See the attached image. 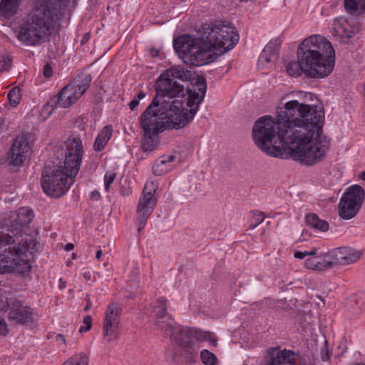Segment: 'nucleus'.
I'll return each mask as SVG.
<instances>
[{
    "label": "nucleus",
    "instance_id": "nucleus-1",
    "mask_svg": "<svg viewBox=\"0 0 365 365\" xmlns=\"http://www.w3.org/2000/svg\"><path fill=\"white\" fill-rule=\"evenodd\" d=\"M324 122L322 107L290 101L279 108L275 120L267 115L259 118L252 128V138L268 155L283 158L289 150L294 160L312 165L322 161L329 148V139L322 135Z\"/></svg>",
    "mask_w": 365,
    "mask_h": 365
},
{
    "label": "nucleus",
    "instance_id": "nucleus-2",
    "mask_svg": "<svg viewBox=\"0 0 365 365\" xmlns=\"http://www.w3.org/2000/svg\"><path fill=\"white\" fill-rule=\"evenodd\" d=\"M207 89L204 77L198 78L191 88H187L185 109L178 99H168L156 93L150 104L142 113L140 124L143 133L159 132L165 129H178L185 127L193 118L203 101Z\"/></svg>",
    "mask_w": 365,
    "mask_h": 365
},
{
    "label": "nucleus",
    "instance_id": "nucleus-3",
    "mask_svg": "<svg viewBox=\"0 0 365 365\" xmlns=\"http://www.w3.org/2000/svg\"><path fill=\"white\" fill-rule=\"evenodd\" d=\"M199 36L194 38L188 34L182 35L173 42L179 57L190 66H201L212 62L239 41L235 29L220 21L202 25Z\"/></svg>",
    "mask_w": 365,
    "mask_h": 365
},
{
    "label": "nucleus",
    "instance_id": "nucleus-4",
    "mask_svg": "<svg viewBox=\"0 0 365 365\" xmlns=\"http://www.w3.org/2000/svg\"><path fill=\"white\" fill-rule=\"evenodd\" d=\"M64 0H32L31 9L22 19L16 38L26 46H36L54 29L58 11Z\"/></svg>",
    "mask_w": 365,
    "mask_h": 365
},
{
    "label": "nucleus",
    "instance_id": "nucleus-5",
    "mask_svg": "<svg viewBox=\"0 0 365 365\" xmlns=\"http://www.w3.org/2000/svg\"><path fill=\"white\" fill-rule=\"evenodd\" d=\"M66 147L63 165L52 170L44 168L41 173L43 190L53 197H59L66 193L80 168L83 153L81 139L78 137L68 139Z\"/></svg>",
    "mask_w": 365,
    "mask_h": 365
},
{
    "label": "nucleus",
    "instance_id": "nucleus-6",
    "mask_svg": "<svg viewBox=\"0 0 365 365\" xmlns=\"http://www.w3.org/2000/svg\"><path fill=\"white\" fill-rule=\"evenodd\" d=\"M297 56L302 65L304 73L310 78H324L334 69V49L322 36L313 35L305 38L299 45Z\"/></svg>",
    "mask_w": 365,
    "mask_h": 365
},
{
    "label": "nucleus",
    "instance_id": "nucleus-7",
    "mask_svg": "<svg viewBox=\"0 0 365 365\" xmlns=\"http://www.w3.org/2000/svg\"><path fill=\"white\" fill-rule=\"evenodd\" d=\"M0 228V274L12 272L24 274L29 272L31 265L21 256L26 253L34 255L40 248L39 243L27 234L16 235L3 227Z\"/></svg>",
    "mask_w": 365,
    "mask_h": 365
},
{
    "label": "nucleus",
    "instance_id": "nucleus-8",
    "mask_svg": "<svg viewBox=\"0 0 365 365\" xmlns=\"http://www.w3.org/2000/svg\"><path fill=\"white\" fill-rule=\"evenodd\" d=\"M189 78L187 71L180 66H173L161 73L156 82L155 91L161 96L173 100L185 96V87L175 79L186 81Z\"/></svg>",
    "mask_w": 365,
    "mask_h": 365
},
{
    "label": "nucleus",
    "instance_id": "nucleus-9",
    "mask_svg": "<svg viewBox=\"0 0 365 365\" xmlns=\"http://www.w3.org/2000/svg\"><path fill=\"white\" fill-rule=\"evenodd\" d=\"M91 82V77L89 74L78 75L69 84L64 86L51 102L53 101L56 106L58 105L64 108H69L85 93Z\"/></svg>",
    "mask_w": 365,
    "mask_h": 365
},
{
    "label": "nucleus",
    "instance_id": "nucleus-10",
    "mask_svg": "<svg viewBox=\"0 0 365 365\" xmlns=\"http://www.w3.org/2000/svg\"><path fill=\"white\" fill-rule=\"evenodd\" d=\"M364 196V190L361 186L358 185L350 186L340 200L339 216L345 220L353 218L361 208Z\"/></svg>",
    "mask_w": 365,
    "mask_h": 365
},
{
    "label": "nucleus",
    "instance_id": "nucleus-11",
    "mask_svg": "<svg viewBox=\"0 0 365 365\" xmlns=\"http://www.w3.org/2000/svg\"><path fill=\"white\" fill-rule=\"evenodd\" d=\"M156 191V185L153 182H146L140 197L137 207L136 224L138 232H140L146 225L147 220L153 212L157 200L153 197Z\"/></svg>",
    "mask_w": 365,
    "mask_h": 365
},
{
    "label": "nucleus",
    "instance_id": "nucleus-12",
    "mask_svg": "<svg viewBox=\"0 0 365 365\" xmlns=\"http://www.w3.org/2000/svg\"><path fill=\"white\" fill-rule=\"evenodd\" d=\"M34 218V212L29 207H21L11 211L2 220L0 227L16 235H23Z\"/></svg>",
    "mask_w": 365,
    "mask_h": 365
},
{
    "label": "nucleus",
    "instance_id": "nucleus-13",
    "mask_svg": "<svg viewBox=\"0 0 365 365\" xmlns=\"http://www.w3.org/2000/svg\"><path fill=\"white\" fill-rule=\"evenodd\" d=\"M121 312L122 307L118 303L111 302L107 307L103 322V337L108 341L117 338Z\"/></svg>",
    "mask_w": 365,
    "mask_h": 365
},
{
    "label": "nucleus",
    "instance_id": "nucleus-14",
    "mask_svg": "<svg viewBox=\"0 0 365 365\" xmlns=\"http://www.w3.org/2000/svg\"><path fill=\"white\" fill-rule=\"evenodd\" d=\"M10 307L8 319L16 324H26L34 321L33 309L22 302L16 299L7 302V307Z\"/></svg>",
    "mask_w": 365,
    "mask_h": 365
},
{
    "label": "nucleus",
    "instance_id": "nucleus-15",
    "mask_svg": "<svg viewBox=\"0 0 365 365\" xmlns=\"http://www.w3.org/2000/svg\"><path fill=\"white\" fill-rule=\"evenodd\" d=\"M167 299L165 297L158 298L153 304L151 309L156 318L155 326L164 331H172L175 322L167 312Z\"/></svg>",
    "mask_w": 365,
    "mask_h": 365
},
{
    "label": "nucleus",
    "instance_id": "nucleus-16",
    "mask_svg": "<svg viewBox=\"0 0 365 365\" xmlns=\"http://www.w3.org/2000/svg\"><path fill=\"white\" fill-rule=\"evenodd\" d=\"M330 256L333 258L335 266L346 265L358 261L361 256V253L351 247H342L331 251Z\"/></svg>",
    "mask_w": 365,
    "mask_h": 365
},
{
    "label": "nucleus",
    "instance_id": "nucleus-17",
    "mask_svg": "<svg viewBox=\"0 0 365 365\" xmlns=\"http://www.w3.org/2000/svg\"><path fill=\"white\" fill-rule=\"evenodd\" d=\"M29 143L24 135H19L14 140L10 150V164L19 166L23 163L26 158V153L29 151Z\"/></svg>",
    "mask_w": 365,
    "mask_h": 365
},
{
    "label": "nucleus",
    "instance_id": "nucleus-18",
    "mask_svg": "<svg viewBox=\"0 0 365 365\" xmlns=\"http://www.w3.org/2000/svg\"><path fill=\"white\" fill-rule=\"evenodd\" d=\"M168 334L171 340H174L181 347L196 342L194 339L195 329L191 328L179 329L175 331V325L172 331H165Z\"/></svg>",
    "mask_w": 365,
    "mask_h": 365
},
{
    "label": "nucleus",
    "instance_id": "nucleus-19",
    "mask_svg": "<svg viewBox=\"0 0 365 365\" xmlns=\"http://www.w3.org/2000/svg\"><path fill=\"white\" fill-rule=\"evenodd\" d=\"M280 43L278 40L269 41L260 54L259 61L261 63H269L277 59L279 51Z\"/></svg>",
    "mask_w": 365,
    "mask_h": 365
},
{
    "label": "nucleus",
    "instance_id": "nucleus-20",
    "mask_svg": "<svg viewBox=\"0 0 365 365\" xmlns=\"http://www.w3.org/2000/svg\"><path fill=\"white\" fill-rule=\"evenodd\" d=\"M175 159L174 155H163L158 159L153 165L152 170L154 175L160 176L172 170V163Z\"/></svg>",
    "mask_w": 365,
    "mask_h": 365
},
{
    "label": "nucleus",
    "instance_id": "nucleus-21",
    "mask_svg": "<svg viewBox=\"0 0 365 365\" xmlns=\"http://www.w3.org/2000/svg\"><path fill=\"white\" fill-rule=\"evenodd\" d=\"M21 0H1L0 16L9 19L14 16L19 8Z\"/></svg>",
    "mask_w": 365,
    "mask_h": 365
},
{
    "label": "nucleus",
    "instance_id": "nucleus-22",
    "mask_svg": "<svg viewBox=\"0 0 365 365\" xmlns=\"http://www.w3.org/2000/svg\"><path fill=\"white\" fill-rule=\"evenodd\" d=\"M112 134V126L110 125H106L96 137L93 143V149L96 151L102 150L106 145L110 138H111Z\"/></svg>",
    "mask_w": 365,
    "mask_h": 365
},
{
    "label": "nucleus",
    "instance_id": "nucleus-23",
    "mask_svg": "<svg viewBox=\"0 0 365 365\" xmlns=\"http://www.w3.org/2000/svg\"><path fill=\"white\" fill-rule=\"evenodd\" d=\"M305 220L307 225L314 229L322 232H326L329 230V223L324 220L319 219L314 213L307 215Z\"/></svg>",
    "mask_w": 365,
    "mask_h": 365
},
{
    "label": "nucleus",
    "instance_id": "nucleus-24",
    "mask_svg": "<svg viewBox=\"0 0 365 365\" xmlns=\"http://www.w3.org/2000/svg\"><path fill=\"white\" fill-rule=\"evenodd\" d=\"M344 7L351 14L365 13V0H344Z\"/></svg>",
    "mask_w": 365,
    "mask_h": 365
},
{
    "label": "nucleus",
    "instance_id": "nucleus-25",
    "mask_svg": "<svg viewBox=\"0 0 365 365\" xmlns=\"http://www.w3.org/2000/svg\"><path fill=\"white\" fill-rule=\"evenodd\" d=\"M159 132L143 133L144 138L142 142V149L143 151H151L155 148L156 143L153 137L157 136Z\"/></svg>",
    "mask_w": 365,
    "mask_h": 365
},
{
    "label": "nucleus",
    "instance_id": "nucleus-26",
    "mask_svg": "<svg viewBox=\"0 0 365 365\" xmlns=\"http://www.w3.org/2000/svg\"><path fill=\"white\" fill-rule=\"evenodd\" d=\"M194 339L197 344L200 341H209L213 346L217 345V340L211 332L195 329Z\"/></svg>",
    "mask_w": 365,
    "mask_h": 365
},
{
    "label": "nucleus",
    "instance_id": "nucleus-27",
    "mask_svg": "<svg viewBox=\"0 0 365 365\" xmlns=\"http://www.w3.org/2000/svg\"><path fill=\"white\" fill-rule=\"evenodd\" d=\"M334 267H335V264L333 258L330 256V252L325 255L324 258L321 256H317V270L323 271Z\"/></svg>",
    "mask_w": 365,
    "mask_h": 365
},
{
    "label": "nucleus",
    "instance_id": "nucleus-28",
    "mask_svg": "<svg viewBox=\"0 0 365 365\" xmlns=\"http://www.w3.org/2000/svg\"><path fill=\"white\" fill-rule=\"evenodd\" d=\"M182 349L187 360L192 361L197 357L200 347L199 345L195 342L189 345H185Z\"/></svg>",
    "mask_w": 365,
    "mask_h": 365
},
{
    "label": "nucleus",
    "instance_id": "nucleus-29",
    "mask_svg": "<svg viewBox=\"0 0 365 365\" xmlns=\"http://www.w3.org/2000/svg\"><path fill=\"white\" fill-rule=\"evenodd\" d=\"M88 358L83 353L76 354L65 361L62 365H88Z\"/></svg>",
    "mask_w": 365,
    "mask_h": 365
},
{
    "label": "nucleus",
    "instance_id": "nucleus-30",
    "mask_svg": "<svg viewBox=\"0 0 365 365\" xmlns=\"http://www.w3.org/2000/svg\"><path fill=\"white\" fill-rule=\"evenodd\" d=\"M302 66V65L299 62L298 60L297 62H290L287 65V72L291 76L297 77L301 75L302 72L304 73V69Z\"/></svg>",
    "mask_w": 365,
    "mask_h": 365
},
{
    "label": "nucleus",
    "instance_id": "nucleus-31",
    "mask_svg": "<svg viewBox=\"0 0 365 365\" xmlns=\"http://www.w3.org/2000/svg\"><path fill=\"white\" fill-rule=\"evenodd\" d=\"M200 358L202 362L205 365H216L217 363V358L216 356L207 349L201 351Z\"/></svg>",
    "mask_w": 365,
    "mask_h": 365
},
{
    "label": "nucleus",
    "instance_id": "nucleus-32",
    "mask_svg": "<svg viewBox=\"0 0 365 365\" xmlns=\"http://www.w3.org/2000/svg\"><path fill=\"white\" fill-rule=\"evenodd\" d=\"M8 98L13 106H16L21 100L20 88L17 86L11 88L8 93Z\"/></svg>",
    "mask_w": 365,
    "mask_h": 365
},
{
    "label": "nucleus",
    "instance_id": "nucleus-33",
    "mask_svg": "<svg viewBox=\"0 0 365 365\" xmlns=\"http://www.w3.org/2000/svg\"><path fill=\"white\" fill-rule=\"evenodd\" d=\"M11 66V58L8 56L0 55V72L7 70Z\"/></svg>",
    "mask_w": 365,
    "mask_h": 365
},
{
    "label": "nucleus",
    "instance_id": "nucleus-34",
    "mask_svg": "<svg viewBox=\"0 0 365 365\" xmlns=\"http://www.w3.org/2000/svg\"><path fill=\"white\" fill-rule=\"evenodd\" d=\"M116 177V173L113 171H108L105 174L104 181H105V189L108 192L110 189V185L114 181Z\"/></svg>",
    "mask_w": 365,
    "mask_h": 365
},
{
    "label": "nucleus",
    "instance_id": "nucleus-35",
    "mask_svg": "<svg viewBox=\"0 0 365 365\" xmlns=\"http://www.w3.org/2000/svg\"><path fill=\"white\" fill-rule=\"evenodd\" d=\"M305 266L308 269H312V270H317V256H315L312 258H309L306 259L305 261Z\"/></svg>",
    "mask_w": 365,
    "mask_h": 365
},
{
    "label": "nucleus",
    "instance_id": "nucleus-36",
    "mask_svg": "<svg viewBox=\"0 0 365 365\" xmlns=\"http://www.w3.org/2000/svg\"><path fill=\"white\" fill-rule=\"evenodd\" d=\"M9 329L5 319L0 317V335L6 336L8 335Z\"/></svg>",
    "mask_w": 365,
    "mask_h": 365
},
{
    "label": "nucleus",
    "instance_id": "nucleus-37",
    "mask_svg": "<svg viewBox=\"0 0 365 365\" xmlns=\"http://www.w3.org/2000/svg\"><path fill=\"white\" fill-rule=\"evenodd\" d=\"M340 30L342 31L341 35L347 38H350L353 36L354 32L352 31H347L341 24H339V29L336 30V32H340Z\"/></svg>",
    "mask_w": 365,
    "mask_h": 365
},
{
    "label": "nucleus",
    "instance_id": "nucleus-38",
    "mask_svg": "<svg viewBox=\"0 0 365 365\" xmlns=\"http://www.w3.org/2000/svg\"><path fill=\"white\" fill-rule=\"evenodd\" d=\"M340 30L342 31L341 35L347 38H350L353 36L354 32L352 31H347L341 24H339V29L336 30V32H340Z\"/></svg>",
    "mask_w": 365,
    "mask_h": 365
},
{
    "label": "nucleus",
    "instance_id": "nucleus-39",
    "mask_svg": "<svg viewBox=\"0 0 365 365\" xmlns=\"http://www.w3.org/2000/svg\"><path fill=\"white\" fill-rule=\"evenodd\" d=\"M255 223L250 225V228L251 229H254L258 225H259L260 223H262L264 220V214L262 212H259V214H257L256 215V217H255Z\"/></svg>",
    "mask_w": 365,
    "mask_h": 365
},
{
    "label": "nucleus",
    "instance_id": "nucleus-40",
    "mask_svg": "<svg viewBox=\"0 0 365 365\" xmlns=\"http://www.w3.org/2000/svg\"><path fill=\"white\" fill-rule=\"evenodd\" d=\"M53 75V69L48 65L46 64L43 67V76L46 78H50Z\"/></svg>",
    "mask_w": 365,
    "mask_h": 365
},
{
    "label": "nucleus",
    "instance_id": "nucleus-41",
    "mask_svg": "<svg viewBox=\"0 0 365 365\" xmlns=\"http://www.w3.org/2000/svg\"><path fill=\"white\" fill-rule=\"evenodd\" d=\"M92 317L90 315H87L83 319V323L86 324L85 329H91L92 326Z\"/></svg>",
    "mask_w": 365,
    "mask_h": 365
},
{
    "label": "nucleus",
    "instance_id": "nucleus-42",
    "mask_svg": "<svg viewBox=\"0 0 365 365\" xmlns=\"http://www.w3.org/2000/svg\"><path fill=\"white\" fill-rule=\"evenodd\" d=\"M321 357H322V361H327L329 359L328 351L326 348L322 349Z\"/></svg>",
    "mask_w": 365,
    "mask_h": 365
},
{
    "label": "nucleus",
    "instance_id": "nucleus-43",
    "mask_svg": "<svg viewBox=\"0 0 365 365\" xmlns=\"http://www.w3.org/2000/svg\"><path fill=\"white\" fill-rule=\"evenodd\" d=\"M138 104H139V101L138 99L134 98L129 103V108L131 110H134L135 108L138 106Z\"/></svg>",
    "mask_w": 365,
    "mask_h": 365
},
{
    "label": "nucleus",
    "instance_id": "nucleus-44",
    "mask_svg": "<svg viewBox=\"0 0 365 365\" xmlns=\"http://www.w3.org/2000/svg\"><path fill=\"white\" fill-rule=\"evenodd\" d=\"M294 256L295 258L301 259L304 258L306 256H307V251H305V252L298 251L294 253Z\"/></svg>",
    "mask_w": 365,
    "mask_h": 365
},
{
    "label": "nucleus",
    "instance_id": "nucleus-45",
    "mask_svg": "<svg viewBox=\"0 0 365 365\" xmlns=\"http://www.w3.org/2000/svg\"><path fill=\"white\" fill-rule=\"evenodd\" d=\"M91 198L94 200H98L101 198V195L98 191L94 190L91 193Z\"/></svg>",
    "mask_w": 365,
    "mask_h": 365
},
{
    "label": "nucleus",
    "instance_id": "nucleus-46",
    "mask_svg": "<svg viewBox=\"0 0 365 365\" xmlns=\"http://www.w3.org/2000/svg\"><path fill=\"white\" fill-rule=\"evenodd\" d=\"M89 38H90V33L85 34V35L83 36V37L82 38V39L81 41V43L82 45L86 43L88 41Z\"/></svg>",
    "mask_w": 365,
    "mask_h": 365
},
{
    "label": "nucleus",
    "instance_id": "nucleus-47",
    "mask_svg": "<svg viewBox=\"0 0 365 365\" xmlns=\"http://www.w3.org/2000/svg\"><path fill=\"white\" fill-rule=\"evenodd\" d=\"M307 256H317V249L316 248H313L311 251L309 252H307Z\"/></svg>",
    "mask_w": 365,
    "mask_h": 365
},
{
    "label": "nucleus",
    "instance_id": "nucleus-48",
    "mask_svg": "<svg viewBox=\"0 0 365 365\" xmlns=\"http://www.w3.org/2000/svg\"><path fill=\"white\" fill-rule=\"evenodd\" d=\"M91 305H92V303L90 301L89 299H87V304L86 306L83 308V310L85 312H87L90 309V308L91 307Z\"/></svg>",
    "mask_w": 365,
    "mask_h": 365
},
{
    "label": "nucleus",
    "instance_id": "nucleus-49",
    "mask_svg": "<svg viewBox=\"0 0 365 365\" xmlns=\"http://www.w3.org/2000/svg\"><path fill=\"white\" fill-rule=\"evenodd\" d=\"M74 246L72 243H68L65 246V250L69 252L73 249Z\"/></svg>",
    "mask_w": 365,
    "mask_h": 365
},
{
    "label": "nucleus",
    "instance_id": "nucleus-50",
    "mask_svg": "<svg viewBox=\"0 0 365 365\" xmlns=\"http://www.w3.org/2000/svg\"><path fill=\"white\" fill-rule=\"evenodd\" d=\"M150 53L153 57H155L158 55V51L155 48H151L150 51Z\"/></svg>",
    "mask_w": 365,
    "mask_h": 365
},
{
    "label": "nucleus",
    "instance_id": "nucleus-51",
    "mask_svg": "<svg viewBox=\"0 0 365 365\" xmlns=\"http://www.w3.org/2000/svg\"><path fill=\"white\" fill-rule=\"evenodd\" d=\"M131 192L130 190V189H125V190H121V193L123 195H130Z\"/></svg>",
    "mask_w": 365,
    "mask_h": 365
},
{
    "label": "nucleus",
    "instance_id": "nucleus-52",
    "mask_svg": "<svg viewBox=\"0 0 365 365\" xmlns=\"http://www.w3.org/2000/svg\"><path fill=\"white\" fill-rule=\"evenodd\" d=\"M56 338L59 340H61L63 344H66V339H65V337L64 336H63L62 334H58L56 336Z\"/></svg>",
    "mask_w": 365,
    "mask_h": 365
},
{
    "label": "nucleus",
    "instance_id": "nucleus-53",
    "mask_svg": "<svg viewBox=\"0 0 365 365\" xmlns=\"http://www.w3.org/2000/svg\"><path fill=\"white\" fill-rule=\"evenodd\" d=\"M145 97V93L143 92H140L135 99H138V101L143 98Z\"/></svg>",
    "mask_w": 365,
    "mask_h": 365
},
{
    "label": "nucleus",
    "instance_id": "nucleus-54",
    "mask_svg": "<svg viewBox=\"0 0 365 365\" xmlns=\"http://www.w3.org/2000/svg\"><path fill=\"white\" fill-rule=\"evenodd\" d=\"M102 255V250H99L96 252V257L99 259Z\"/></svg>",
    "mask_w": 365,
    "mask_h": 365
},
{
    "label": "nucleus",
    "instance_id": "nucleus-55",
    "mask_svg": "<svg viewBox=\"0 0 365 365\" xmlns=\"http://www.w3.org/2000/svg\"><path fill=\"white\" fill-rule=\"evenodd\" d=\"M83 277L84 279H86V280H89L90 279V277H91V274L89 272H85L83 273Z\"/></svg>",
    "mask_w": 365,
    "mask_h": 365
},
{
    "label": "nucleus",
    "instance_id": "nucleus-56",
    "mask_svg": "<svg viewBox=\"0 0 365 365\" xmlns=\"http://www.w3.org/2000/svg\"><path fill=\"white\" fill-rule=\"evenodd\" d=\"M65 284H66L65 282H63V280L61 279L60 284H59V288L61 289L65 288V287H66Z\"/></svg>",
    "mask_w": 365,
    "mask_h": 365
},
{
    "label": "nucleus",
    "instance_id": "nucleus-57",
    "mask_svg": "<svg viewBox=\"0 0 365 365\" xmlns=\"http://www.w3.org/2000/svg\"><path fill=\"white\" fill-rule=\"evenodd\" d=\"M85 328H86V327H81L79 328V332L82 333V332L87 331L89 330V329H85Z\"/></svg>",
    "mask_w": 365,
    "mask_h": 365
},
{
    "label": "nucleus",
    "instance_id": "nucleus-58",
    "mask_svg": "<svg viewBox=\"0 0 365 365\" xmlns=\"http://www.w3.org/2000/svg\"><path fill=\"white\" fill-rule=\"evenodd\" d=\"M361 178H362L364 180H365V172H363V173H361Z\"/></svg>",
    "mask_w": 365,
    "mask_h": 365
},
{
    "label": "nucleus",
    "instance_id": "nucleus-59",
    "mask_svg": "<svg viewBox=\"0 0 365 365\" xmlns=\"http://www.w3.org/2000/svg\"><path fill=\"white\" fill-rule=\"evenodd\" d=\"M73 258H75L76 257V255L75 254H73Z\"/></svg>",
    "mask_w": 365,
    "mask_h": 365
}]
</instances>
